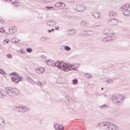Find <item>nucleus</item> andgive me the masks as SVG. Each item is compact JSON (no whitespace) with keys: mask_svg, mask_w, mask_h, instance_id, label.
Returning <instances> with one entry per match:
<instances>
[{"mask_svg":"<svg viewBox=\"0 0 130 130\" xmlns=\"http://www.w3.org/2000/svg\"><path fill=\"white\" fill-rule=\"evenodd\" d=\"M0 74L4 75V74H5V71L3 69H0Z\"/></svg>","mask_w":130,"mask_h":130,"instance_id":"4c0bfd02","label":"nucleus"},{"mask_svg":"<svg viewBox=\"0 0 130 130\" xmlns=\"http://www.w3.org/2000/svg\"><path fill=\"white\" fill-rule=\"evenodd\" d=\"M40 40L41 41H45V40H46V38L43 37L40 38Z\"/></svg>","mask_w":130,"mask_h":130,"instance_id":"e433bc0d","label":"nucleus"},{"mask_svg":"<svg viewBox=\"0 0 130 130\" xmlns=\"http://www.w3.org/2000/svg\"><path fill=\"white\" fill-rule=\"evenodd\" d=\"M41 58L45 59V58H46V56H45L44 55H41Z\"/></svg>","mask_w":130,"mask_h":130,"instance_id":"37998d69","label":"nucleus"},{"mask_svg":"<svg viewBox=\"0 0 130 130\" xmlns=\"http://www.w3.org/2000/svg\"><path fill=\"white\" fill-rule=\"evenodd\" d=\"M14 43H16V42H19V40H15L14 41H13Z\"/></svg>","mask_w":130,"mask_h":130,"instance_id":"603ef678","label":"nucleus"},{"mask_svg":"<svg viewBox=\"0 0 130 130\" xmlns=\"http://www.w3.org/2000/svg\"><path fill=\"white\" fill-rule=\"evenodd\" d=\"M60 7H62V8H64L66 7V5L63 3H61Z\"/></svg>","mask_w":130,"mask_h":130,"instance_id":"ea45409f","label":"nucleus"},{"mask_svg":"<svg viewBox=\"0 0 130 130\" xmlns=\"http://www.w3.org/2000/svg\"><path fill=\"white\" fill-rule=\"evenodd\" d=\"M130 5L129 4H124L122 7L121 9H122L123 11H125V10H127L129 9Z\"/></svg>","mask_w":130,"mask_h":130,"instance_id":"dca6fc26","label":"nucleus"},{"mask_svg":"<svg viewBox=\"0 0 130 130\" xmlns=\"http://www.w3.org/2000/svg\"><path fill=\"white\" fill-rule=\"evenodd\" d=\"M6 91L9 96L11 97H15L20 94V90L14 87L6 88Z\"/></svg>","mask_w":130,"mask_h":130,"instance_id":"f257e3e1","label":"nucleus"},{"mask_svg":"<svg viewBox=\"0 0 130 130\" xmlns=\"http://www.w3.org/2000/svg\"><path fill=\"white\" fill-rule=\"evenodd\" d=\"M76 10L78 12H80V13H82V12L86 10V6L84 5H78L76 7Z\"/></svg>","mask_w":130,"mask_h":130,"instance_id":"0eeeda50","label":"nucleus"},{"mask_svg":"<svg viewBox=\"0 0 130 130\" xmlns=\"http://www.w3.org/2000/svg\"><path fill=\"white\" fill-rule=\"evenodd\" d=\"M7 57L8 58H12V55L8 54L7 55Z\"/></svg>","mask_w":130,"mask_h":130,"instance_id":"58836bf2","label":"nucleus"},{"mask_svg":"<svg viewBox=\"0 0 130 130\" xmlns=\"http://www.w3.org/2000/svg\"><path fill=\"white\" fill-rule=\"evenodd\" d=\"M70 68V70H73L74 71H76V70H77V68H75V66L74 65L71 66V67Z\"/></svg>","mask_w":130,"mask_h":130,"instance_id":"c756f323","label":"nucleus"},{"mask_svg":"<svg viewBox=\"0 0 130 130\" xmlns=\"http://www.w3.org/2000/svg\"><path fill=\"white\" fill-rule=\"evenodd\" d=\"M46 64H48V66H51V61H50L49 60H48L46 62Z\"/></svg>","mask_w":130,"mask_h":130,"instance_id":"c9c22d12","label":"nucleus"},{"mask_svg":"<svg viewBox=\"0 0 130 130\" xmlns=\"http://www.w3.org/2000/svg\"><path fill=\"white\" fill-rule=\"evenodd\" d=\"M111 123L106 122L100 123L101 126H103V128L106 130H110V126Z\"/></svg>","mask_w":130,"mask_h":130,"instance_id":"6e6552de","label":"nucleus"},{"mask_svg":"<svg viewBox=\"0 0 130 130\" xmlns=\"http://www.w3.org/2000/svg\"><path fill=\"white\" fill-rule=\"evenodd\" d=\"M113 40V38H110L109 37H106L102 39V41L103 42H106V41H112Z\"/></svg>","mask_w":130,"mask_h":130,"instance_id":"2eb2a0df","label":"nucleus"},{"mask_svg":"<svg viewBox=\"0 0 130 130\" xmlns=\"http://www.w3.org/2000/svg\"><path fill=\"white\" fill-rule=\"evenodd\" d=\"M46 9H53V7H50V6H47Z\"/></svg>","mask_w":130,"mask_h":130,"instance_id":"de8ad7c7","label":"nucleus"},{"mask_svg":"<svg viewBox=\"0 0 130 130\" xmlns=\"http://www.w3.org/2000/svg\"><path fill=\"white\" fill-rule=\"evenodd\" d=\"M55 30H59V26H57V27H55Z\"/></svg>","mask_w":130,"mask_h":130,"instance_id":"09e8293b","label":"nucleus"},{"mask_svg":"<svg viewBox=\"0 0 130 130\" xmlns=\"http://www.w3.org/2000/svg\"><path fill=\"white\" fill-rule=\"evenodd\" d=\"M117 129H118V127H117V126L111 123L110 130H117Z\"/></svg>","mask_w":130,"mask_h":130,"instance_id":"6ab92c4d","label":"nucleus"},{"mask_svg":"<svg viewBox=\"0 0 130 130\" xmlns=\"http://www.w3.org/2000/svg\"><path fill=\"white\" fill-rule=\"evenodd\" d=\"M87 25L88 23H87V21H86V20H82L80 22V25L83 27H86V26H87Z\"/></svg>","mask_w":130,"mask_h":130,"instance_id":"412c9836","label":"nucleus"},{"mask_svg":"<svg viewBox=\"0 0 130 130\" xmlns=\"http://www.w3.org/2000/svg\"><path fill=\"white\" fill-rule=\"evenodd\" d=\"M61 3V2H60V3H58H58H56L55 5V8H59V7H60Z\"/></svg>","mask_w":130,"mask_h":130,"instance_id":"bb28decb","label":"nucleus"},{"mask_svg":"<svg viewBox=\"0 0 130 130\" xmlns=\"http://www.w3.org/2000/svg\"><path fill=\"white\" fill-rule=\"evenodd\" d=\"M16 77H13L11 78V80L12 81V82H14V83H16L17 84H18V83H19V82H20V81H22V80H23V77H22V76H20V75H19V74H17L16 75Z\"/></svg>","mask_w":130,"mask_h":130,"instance_id":"423d86ee","label":"nucleus"},{"mask_svg":"<svg viewBox=\"0 0 130 130\" xmlns=\"http://www.w3.org/2000/svg\"><path fill=\"white\" fill-rule=\"evenodd\" d=\"M101 89H102V90H104L103 87H102Z\"/></svg>","mask_w":130,"mask_h":130,"instance_id":"052dcab7","label":"nucleus"},{"mask_svg":"<svg viewBox=\"0 0 130 130\" xmlns=\"http://www.w3.org/2000/svg\"><path fill=\"white\" fill-rule=\"evenodd\" d=\"M60 64V62L59 61H57L55 63V66L57 67V68H58V69L59 68V65Z\"/></svg>","mask_w":130,"mask_h":130,"instance_id":"a878e982","label":"nucleus"},{"mask_svg":"<svg viewBox=\"0 0 130 130\" xmlns=\"http://www.w3.org/2000/svg\"><path fill=\"white\" fill-rule=\"evenodd\" d=\"M100 108H102V109H106L108 108V106H107V105L105 104L102 106H101Z\"/></svg>","mask_w":130,"mask_h":130,"instance_id":"393cba45","label":"nucleus"},{"mask_svg":"<svg viewBox=\"0 0 130 130\" xmlns=\"http://www.w3.org/2000/svg\"><path fill=\"white\" fill-rule=\"evenodd\" d=\"M73 83L74 84H77V83H78V80H77V79H75L73 80Z\"/></svg>","mask_w":130,"mask_h":130,"instance_id":"79ce46f5","label":"nucleus"},{"mask_svg":"<svg viewBox=\"0 0 130 130\" xmlns=\"http://www.w3.org/2000/svg\"><path fill=\"white\" fill-rule=\"evenodd\" d=\"M123 14L126 17H127L130 15V11L128 10H123Z\"/></svg>","mask_w":130,"mask_h":130,"instance_id":"aec40b11","label":"nucleus"},{"mask_svg":"<svg viewBox=\"0 0 130 130\" xmlns=\"http://www.w3.org/2000/svg\"><path fill=\"white\" fill-rule=\"evenodd\" d=\"M65 50H67V51H70L71 50V48L69 46H66L64 47Z\"/></svg>","mask_w":130,"mask_h":130,"instance_id":"cd10ccee","label":"nucleus"},{"mask_svg":"<svg viewBox=\"0 0 130 130\" xmlns=\"http://www.w3.org/2000/svg\"><path fill=\"white\" fill-rule=\"evenodd\" d=\"M0 32H1V33H4V32H5V29L0 28Z\"/></svg>","mask_w":130,"mask_h":130,"instance_id":"a18cd8bd","label":"nucleus"},{"mask_svg":"<svg viewBox=\"0 0 130 130\" xmlns=\"http://www.w3.org/2000/svg\"><path fill=\"white\" fill-rule=\"evenodd\" d=\"M26 51H27V52H32V48H27L26 49Z\"/></svg>","mask_w":130,"mask_h":130,"instance_id":"72a5a7b5","label":"nucleus"},{"mask_svg":"<svg viewBox=\"0 0 130 130\" xmlns=\"http://www.w3.org/2000/svg\"><path fill=\"white\" fill-rule=\"evenodd\" d=\"M14 39H13L12 40H14Z\"/></svg>","mask_w":130,"mask_h":130,"instance_id":"e2e57ef3","label":"nucleus"},{"mask_svg":"<svg viewBox=\"0 0 130 130\" xmlns=\"http://www.w3.org/2000/svg\"><path fill=\"white\" fill-rule=\"evenodd\" d=\"M54 128H55L56 130L58 129V127H59V124H55L54 125Z\"/></svg>","mask_w":130,"mask_h":130,"instance_id":"7c9ffc66","label":"nucleus"},{"mask_svg":"<svg viewBox=\"0 0 130 130\" xmlns=\"http://www.w3.org/2000/svg\"><path fill=\"white\" fill-rule=\"evenodd\" d=\"M122 98H123V96L122 95H113L112 96V100L114 104L119 105V104H121Z\"/></svg>","mask_w":130,"mask_h":130,"instance_id":"f03ea898","label":"nucleus"},{"mask_svg":"<svg viewBox=\"0 0 130 130\" xmlns=\"http://www.w3.org/2000/svg\"><path fill=\"white\" fill-rule=\"evenodd\" d=\"M100 25H96L95 27H99Z\"/></svg>","mask_w":130,"mask_h":130,"instance_id":"13d9d810","label":"nucleus"},{"mask_svg":"<svg viewBox=\"0 0 130 130\" xmlns=\"http://www.w3.org/2000/svg\"><path fill=\"white\" fill-rule=\"evenodd\" d=\"M104 96H105V97H106V95H104Z\"/></svg>","mask_w":130,"mask_h":130,"instance_id":"680f3d73","label":"nucleus"},{"mask_svg":"<svg viewBox=\"0 0 130 130\" xmlns=\"http://www.w3.org/2000/svg\"><path fill=\"white\" fill-rule=\"evenodd\" d=\"M2 48V45L0 44V48Z\"/></svg>","mask_w":130,"mask_h":130,"instance_id":"bf43d9fd","label":"nucleus"},{"mask_svg":"<svg viewBox=\"0 0 130 130\" xmlns=\"http://www.w3.org/2000/svg\"><path fill=\"white\" fill-rule=\"evenodd\" d=\"M21 53H25V51L24 50H21Z\"/></svg>","mask_w":130,"mask_h":130,"instance_id":"864d4df0","label":"nucleus"},{"mask_svg":"<svg viewBox=\"0 0 130 130\" xmlns=\"http://www.w3.org/2000/svg\"><path fill=\"white\" fill-rule=\"evenodd\" d=\"M56 22L53 20L48 21L47 22V26H49V27H53V26H55L56 25Z\"/></svg>","mask_w":130,"mask_h":130,"instance_id":"9b49d317","label":"nucleus"},{"mask_svg":"<svg viewBox=\"0 0 130 130\" xmlns=\"http://www.w3.org/2000/svg\"><path fill=\"white\" fill-rule=\"evenodd\" d=\"M68 101H71V100H72V98L68 96Z\"/></svg>","mask_w":130,"mask_h":130,"instance_id":"8fccbe9b","label":"nucleus"},{"mask_svg":"<svg viewBox=\"0 0 130 130\" xmlns=\"http://www.w3.org/2000/svg\"><path fill=\"white\" fill-rule=\"evenodd\" d=\"M4 22L3 20H0V23H1V24H4Z\"/></svg>","mask_w":130,"mask_h":130,"instance_id":"3c124183","label":"nucleus"},{"mask_svg":"<svg viewBox=\"0 0 130 130\" xmlns=\"http://www.w3.org/2000/svg\"><path fill=\"white\" fill-rule=\"evenodd\" d=\"M9 32L11 34H14V33L17 32V28L15 26H11L9 27Z\"/></svg>","mask_w":130,"mask_h":130,"instance_id":"ddd939ff","label":"nucleus"},{"mask_svg":"<svg viewBox=\"0 0 130 130\" xmlns=\"http://www.w3.org/2000/svg\"><path fill=\"white\" fill-rule=\"evenodd\" d=\"M117 23H118V20L115 18L110 19L108 21L109 25H116Z\"/></svg>","mask_w":130,"mask_h":130,"instance_id":"1a4fd4ad","label":"nucleus"},{"mask_svg":"<svg viewBox=\"0 0 130 130\" xmlns=\"http://www.w3.org/2000/svg\"><path fill=\"white\" fill-rule=\"evenodd\" d=\"M11 3H12V4H15L16 3V0H10Z\"/></svg>","mask_w":130,"mask_h":130,"instance_id":"49530a36","label":"nucleus"},{"mask_svg":"<svg viewBox=\"0 0 130 130\" xmlns=\"http://www.w3.org/2000/svg\"><path fill=\"white\" fill-rule=\"evenodd\" d=\"M85 32H87V35L89 36H93L94 35V32L92 31L88 30L86 31Z\"/></svg>","mask_w":130,"mask_h":130,"instance_id":"5701e85b","label":"nucleus"},{"mask_svg":"<svg viewBox=\"0 0 130 130\" xmlns=\"http://www.w3.org/2000/svg\"><path fill=\"white\" fill-rule=\"evenodd\" d=\"M109 16L111 18H113V17H116V16H117V14H116V13L114 12V11H111L109 12Z\"/></svg>","mask_w":130,"mask_h":130,"instance_id":"f3484780","label":"nucleus"},{"mask_svg":"<svg viewBox=\"0 0 130 130\" xmlns=\"http://www.w3.org/2000/svg\"><path fill=\"white\" fill-rule=\"evenodd\" d=\"M51 31L52 32H53V31H54V29L52 28V29H51Z\"/></svg>","mask_w":130,"mask_h":130,"instance_id":"6e6d98bb","label":"nucleus"},{"mask_svg":"<svg viewBox=\"0 0 130 130\" xmlns=\"http://www.w3.org/2000/svg\"><path fill=\"white\" fill-rule=\"evenodd\" d=\"M76 33V31L74 29H70L69 30V35H73V34H75Z\"/></svg>","mask_w":130,"mask_h":130,"instance_id":"b1692460","label":"nucleus"},{"mask_svg":"<svg viewBox=\"0 0 130 130\" xmlns=\"http://www.w3.org/2000/svg\"><path fill=\"white\" fill-rule=\"evenodd\" d=\"M85 77L86 78H91V77H92V75H91L89 73H86L85 75Z\"/></svg>","mask_w":130,"mask_h":130,"instance_id":"473e14b6","label":"nucleus"},{"mask_svg":"<svg viewBox=\"0 0 130 130\" xmlns=\"http://www.w3.org/2000/svg\"><path fill=\"white\" fill-rule=\"evenodd\" d=\"M5 127V120L4 119H0V128L3 129Z\"/></svg>","mask_w":130,"mask_h":130,"instance_id":"a211bd4d","label":"nucleus"},{"mask_svg":"<svg viewBox=\"0 0 130 130\" xmlns=\"http://www.w3.org/2000/svg\"><path fill=\"white\" fill-rule=\"evenodd\" d=\"M104 34H106L108 36V37L110 38H113V40L115 39L116 35L112 30L109 28H106L104 30Z\"/></svg>","mask_w":130,"mask_h":130,"instance_id":"7ed1b4c3","label":"nucleus"},{"mask_svg":"<svg viewBox=\"0 0 130 130\" xmlns=\"http://www.w3.org/2000/svg\"><path fill=\"white\" fill-rule=\"evenodd\" d=\"M27 81L28 82V83H30V84H35V82H34V80L31 78L30 77H27Z\"/></svg>","mask_w":130,"mask_h":130,"instance_id":"4be33fe9","label":"nucleus"},{"mask_svg":"<svg viewBox=\"0 0 130 130\" xmlns=\"http://www.w3.org/2000/svg\"><path fill=\"white\" fill-rule=\"evenodd\" d=\"M5 42H6V43H8L9 42H10V40L8 39H5L4 40L3 43H5Z\"/></svg>","mask_w":130,"mask_h":130,"instance_id":"f704fd0d","label":"nucleus"},{"mask_svg":"<svg viewBox=\"0 0 130 130\" xmlns=\"http://www.w3.org/2000/svg\"><path fill=\"white\" fill-rule=\"evenodd\" d=\"M0 98H1V90H0Z\"/></svg>","mask_w":130,"mask_h":130,"instance_id":"4d7b16f0","label":"nucleus"},{"mask_svg":"<svg viewBox=\"0 0 130 130\" xmlns=\"http://www.w3.org/2000/svg\"><path fill=\"white\" fill-rule=\"evenodd\" d=\"M18 73H16V72H13L12 73L10 74V75H13V76H17Z\"/></svg>","mask_w":130,"mask_h":130,"instance_id":"a19ab883","label":"nucleus"},{"mask_svg":"<svg viewBox=\"0 0 130 130\" xmlns=\"http://www.w3.org/2000/svg\"><path fill=\"white\" fill-rule=\"evenodd\" d=\"M58 69L61 70V71H64V72H69V71L71 70V68L69 67V65H67V64H66L63 61L60 62Z\"/></svg>","mask_w":130,"mask_h":130,"instance_id":"39448f33","label":"nucleus"},{"mask_svg":"<svg viewBox=\"0 0 130 130\" xmlns=\"http://www.w3.org/2000/svg\"><path fill=\"white\" fill-rule=\"evenodd\" d=\"M36 72L37 73V74H39V75L43 74V73L44 72V68L40 67L36 69Z\"/></svg>","mask_w":130,"mask_h":130,"instance_id":"f8f14e48","label":"nucleus"},{"mask_svg":"<svg viewBox=\"0 0 130 130\" xmlns=\"http://www.w3.org/2000/svg\"><path fill=\"white\" fill-rule=\"evenodd\" d=\"M92 16L95 19H98V20H100V13L98 12H94L93 13H92Z\"/></svg>","mask_w":130,"mask_h":130,"instance_id":"4468645a","label":"nucleus"},{"mask_svg":"<svg viewBox=\"0 0 130 130\" xmlns=\"http://www.w3.org/2000/svg\"><path fill=\"white\" fill-rule=\"evenodd\" d=\"M64 128L62 125H59V127L58 128V130H63Z\"/></svg>","mask_w":130,"mask_h":130,"instance_id":"2f4dec72","label":"nucleus"},{"mask_svg":"<svg viewBox=\"0 0 130 130\" xmlns=\"http://www.w3.org/2000/svg\"><path fill=\"white\" fill-rule=\"evenodd\" d=\"M106 83L107 82L109 84H112L113 83V81L112 79H109L108 80L105 81Z\"/></svg>","mask_w":130,"mask_h":130,"instance_id":"c85d7f7f","label":"nucleus"},{"mask_svg":"<svg viewBox=\"0 0 130 130\" xmlns=\"http://www.w3.org/2000/svg\"><path fill=\"white\" fill-rule=\"evenodd\" d=\"M37 84L39 85V86H40V87H41L42 86V83L40 82H37Z\"/></svg>","mask_w":130,"mask_h":130,"instance_id":"c03bdc74","label":"nucleus"},{"mask_svg":"<svg viewBox=\"0 0 130 130\" xmlns=\"http://www.w3.org/2000/svg\"><path fill=\"white\" fill-rule=\"evenodd\" d=\"M8 91H7V88L5 90L1 89V98H5L8 96Z\"/></svg>","mask_w":130,"mask_h":130,"instance_id":"9d476101","label":"nucleus"},{"mask_svg":"<svg viewBox=\"0 0 130 130\" xmlns=\"http://www.w3.org/2000/svg\"><path fill=\"white\" fill-rule=\"evenodd\" d=\"M48 32H49V33H50L51 32H52L51 31V29L50 30V29H48Z\"/></svg>","mask_w":130,"mask_h":130,"instance_id":"5fc2aeb1","label":"nucleus"},{"mask_svg":"<svg viewBox=\"0 0 130 130\" xmlns=\"http://www.w3.org/2000/svg\"><path fill=\"white\" fill-rule=\"evenodd\" d=\"M15 111H17V112L25 113V112L29 111V110H30V108H28L25 106H19L16 107L15 108Z\"/></svg>","mask_w":130,"mask_h":130,"instance_id":"20e7f679","label":"nucleus"}]
</instances>
